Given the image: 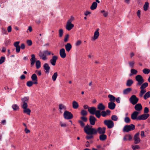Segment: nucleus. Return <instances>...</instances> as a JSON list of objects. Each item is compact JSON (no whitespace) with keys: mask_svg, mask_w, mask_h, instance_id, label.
<instances>
[{"mask_svg":"<svg viewBox=\"0 0 150 150\" xmlns=\"http://www.w3.org/2000/svg\"><path fill=\"white\" fill-rule=\"evenodd\" d=\"M149 116V114H143L137 117V120H144L146 119Z\"/></svg>","mask_w":150,"mask_h":150,"instance_id":"obj_9","label":"nucleus"},{"mask_svg":"<svg viewBox=\"0 0 150 150\" xmlns=\"http://www.w3.org/2000/svg\"><path fill=\"white\" fill-rule=\"evenodd\" d=\"M139 133L137 132L134 136V143L137 144L139 143L140 142V140L139 137Z\"/></svg>","mask_w":150,"mask_h":150,"instance_id":"obj_11","label":"nucleus"},{"mask_svg":"<svg viewBox=\"0 0 150 150\" xmlns=\"http://www.w3.org/2000/svg\"><path fill=\"white\" fill-rule=\"evenodd\" d=\"M35 65L37 69H39L41 67V62L39 60H37L36 62Z\"/></svg>","mask_w":150,"mask_h":150,"instance_id":"obj_35","label":"nucleus"},{"mask_svg":"<svg viewBox=\"0 0 150 150\" xmlns=\"http://www.w3.org/2000/svg\"><path fill=\"white\" fill-rule=\"evenodd\" d=\"M63 30L62 29H61L59 30V35L60 37H62L63 35Z\"/></svg>","mask_w":150,"mask_h":150,"instance_id":"obj_48","label":"nucleus"},{"mask_svg":"<svg viewBox=\"0 0 150 150\" xmlns=\"http://www.w3.org/2000/svg\"><path fill=\"white\" fill-rule=\"evenodd\" d=\"M12 28L11 26H9L8 27L7 30L8 32H11V31Z\"/></svg>","mask_w":150,"mask_h":150,"instance_id":"obj_63","label":"nucleus"},{"mask_svg":"<svg viewBox=\"0 0 150 150\" xmlns=\"http://www.w3.org/2000/svg\"><path fill=\"white\" fill-rule=\"evenodd\" d=\"M150 97V91H149L146 93L144 96V99L146 100L148 98Z\"/></svg>","mask_w":150,"mask_h":150,"instance_id":"obj_32","label":"nucleus"},{"mask_svg":"<svg viewBox=\"0 0 150 150\" xmlns=\"http://www.w3.org/2000/svg\"><path fill=\"white\" fill-rule=\"evenodd\" d=\"M69 37V35L68 34L66 35L65 36V37L64 40V41L65 42H66L68 41V39Z\"/></svg>","mask_w":150,"mask_h":150,"instance_id":"obj_55","label":"nucleus"},{"mask_svg":"<svg viewBox=\"0 0 150 150\" xmlns=\"http://www.w3.org/2000/svg\"><path fill=\"white\" fill-rule=\"evenodd\" d=\"M27 107L28 106H27L26 108H25L23 106H21L22 108L24 109L23 112L26 113L28 115H30L31 111L29 108H27Z\"/></svg>","mask_w":150,"mask_h":150,"instance_id":"obj_20","label":"nucleus"},{"mask_svg":"<svg viewBox=\"0 0 150 150\" xmlns=\"http://www.w3.org/2000/svg\"><path fill=\"white\" fill-rule=\"evenodd\" d=\"M31 58L30 59V64L32 66H33L36 62V59L34 54H32L31 55Z\"/></svg>","mask_w":150,"mask_h":150,"instance_id":"obj_18","label":"nucleus"},{"mask_svg":"<svg viewBox=\"0 0 150 150\" xmlns=\"http://www.w3.org/2000/svg\"><path fill=\"white\" fill-rule=\"evenodd\" d=\"M90 135L86 136V138L87 140H89L92 139L93 137V136L92 135L93 134H90Z\"/></svg>","mask_w":150,"mask_h":150,"instance_id":"obj_52","label":"nucleus"},{"mask_svg":"<svg viewBox=\"0 0 150 150\" xmlns=\"http://www.w3.org/2000/svg\"><path fill=\"white\" fill-rule=\"evenodd\" d=\"M149 112V109L148 108L145 107L144 110V112L145 113H147Z\"/></svg>","mask_w":150,"mask_h":150,"instance_id":"obj_58","label":"nucleus"},{"mask_svg":"<svg viewBox=\"0 0 150 150\" xmlns=\"http://www.w3.org/2000/svg\"><path fill=\"white\" fill-rule=\"evenodd\" d=\"M108 97L110 99L109 101L111 102H114L116 99V98L111 94H109L108 95Z\"/></svg>","mask_w":150,"mask_h":150,"instance_id":"obj_26","label":"nucleus"},{"mask_svg":"<svg viewBox=\"0 0 150 150\" xmlns=\"http://www.w3.org/2000/svg\"><path fill=\"white\" fill-rule=\"evenodd\" d=\"M130 71L131 73H132V74H133V75H136L137 73V71L134 69H131L130 70Z\"/></svg>","mask_w":150,"mask_h":150,"instance_id":"obj_51","label":"nucleus"},{"mask_svg":"<svg viewBox=\"0 0 150 150\" xmlns=\"http://www.w3.org/2000/svg\"><path fill=\"white\" fill-rule=\"evenodd\" d=\"M143 72L145 74H148L150 73V70L149 69L145 68L143 70Z\"/></svg>","mask_w":150,"mask_h":150,"instance_id":"obj_40","label":"nucleus"},{"mask_svg":"<svg viewBox=\"0 0 150 150\" xmlns=\"http://www.w3.org/2000/svg\"><path fill=\"white\" fill-rule=\"evenodd\" d=\"M81 114L83 116H85L87 115V112L84 110H82L81 112Z\"/></svg>","mask_w":150,"mask_h":150,"instance_id":"obj_39","label":"nucleus"},{"mask_svg":"<svg viewBox=\"0 0 150 150\" xmlns=\"http://www.w3.org/2000/svg\"><path fill=\"white\" fill-rule=\"evenodd\" d=\"M88 111L91 114H95L96 117L98 118H100V111L99 110H96V108L95 107L88 108Z\"/></svg>","mask_w":150,"mask_h":150,"instance_id":"obj_2","label":"nucleus"},{"mask_svg":"<svg viewBox=\"0 0 150 150\" xmlns=\"http://www.w3.org/2000/svg\"><path fill=\"white\" fill-rule=\"evenodd\" d=\"M97 108L100 111L105 109V106L102 103H100L97 106Z\"/></svg>","mask_w":150,"mask_h":150,"instance_id":"obj_21","label":"nucleus"},{"mask_svg":"<svg viewBox=\"0 0 150 150\" xmlns=\"http://www.w3.org/2000/svg\"><path fill=\"white\" fill-rule=\"evenodd\" d=\"M133 83V81L132 79L128 80L126 82V86H130Z\"/></svg>","mask_w":150,"mask_h":150,"instance_id":"obj_27","label":"nucleus"},{"mask_svg":"<svg viewBox=\"0 0 150 150\" xmlns=\"http://www.w3.org/2000/svg\"><path fill=\"white\" fill-rule=\"evenodd\" d=\"M59 54L61 57L62 58H65L66 56V54L65 53V50L64 48L61 49L59 51Z\"/></svg>","mask_w":150,"mask_h":150,"instance_id":"obj_15","label":"nucleus"},{"mask_svg":"<svg viewBox=\"0 0 150 150\" xmlns=\"http://www.w3.org/2000/svg\"><path fill=\"white\" fill-rule=\"evenodd\" d=\"M111 119L112 120L117 121L118 119V117L117 115H114L112 116Z\"/></svg>","mask_w":150,"mask_h":150,"instance_id":"obj_43","label":"nucleus"},{"mask_svg":"<svg viewBox=\"0 0 150 150\" xmlns=\"http://www.w3.org/2000/svg\"><path fill=\"white\" fill-rule=\"evenodd\" d=\"M148 83L147 82H145L142 83L141 85L140 88V89H144L146 88L148 86Z\"/></svg>","mask_w":150,"mask_h":150,"instance_id":"obj_33","label":"nucleus"},{"mask_svg":"<svg viewBox=\"0 0 150 150\" xmlns=\"http://www.w3.org/2000/svg\"><path fill=\"white\" fill-rule=\"evenodd\" d=\"M71 22L72 20L71 19L67 21L66 28L68 30H70L74 27V24L71 23Z\"/></svg>","mask_w":150,"mask_h":150,"instance_id":"obj_8","label":"nucleus"},{"mask_svg":"<svg viewBox=\"0 0 150 150\" xmlns=\"http://www.w3.org/2000/svg\"><path fill=\"white\" fill-rule=\"evenodd\" d=\"M31 78L32 80L34 82V84H37L38 83L37 77L36 74H33L31 76Z\"/></svg>","mask_w":150,"mask_h":150,"instance_id":"obj_17","label":"nucleus"},{"mask_svg":"<svg viewBox=\"0 0 150 150\" xmlns=\"http://www.w3.org/2000/svg\"><path fill=\"white\" fill-rule=\"evenodd\" d=\"M59 108L60 110H66V107L62 104H60L59 105Z\"/></svg>","mask_w":150,"mask_h":150,"instance_id":"obj_41","label":"nucleus"},{"mask_svg":"<svg viewBox=\"0 0 150 150\" xmlns=\"http://www.w3.org/2000/svg\"><path fill=\"white\" fill-rule=\"evenodd\" d=\"M149 6V3L148 2H146L144 5L143 8L144 11H146L147 10Z\"/></svg>","mask_w":150,"mask_h":150,"instance_id":"obj_34","label":"nucleus"},{"mask_svg":"<svg viewBox=\"0 0 150 150\" xmlns=\"http://www.w3.org/2000/svg\"><path fill=\"white\" fill-rule=\"evenodd\" d=\"M135 128V125L132 124L129 125H125L123 129V131L124 132H128L134 129Z\"/></svg>","mask_w":150,"mask_h":150,"instance_id":"obj_3","label":"nucleus"},{"mask_svg":"<svg viewBox=\"0 0 150 150\" xmlns=\"http://www.w3.org/2000/svg\"><path fill=\"white\" fill-rule=\"evenodd\" d=\"M134 108L136 111H140L142 109V106L140 103H138L135 104Z\"/></svg>","mask_w":150,"mask_h":150,"instance_id":"obj_19","label":"nucleus"},{"mask_svg":"<svg viewBox=\"0 0 150 150\" xmlns=\"http://www.w3.org/2000/svg\"><path fill=\"white\" fill-rule=\"evenodd\" d=\"M92 126L87 124L84 127V132L87 134H96L98 132L100 134H104L105 133V127H99L97 129L94 128H92Z\"/></svg>","mask_w":150,"mask_h":150,"instance_id":"obj_1","label":"nucleus"},{"mask_svg":"<svg viewBox=\"0 0 150 150\" xmlns=\"http://www.w3.org/2000/svg\"><path fill=\"white\" fill-rule=\"evenodd\" d=\"M135 79L136 81H138V83L136 84L137 86L141 85L144 82V80L142 77L140 75H137L136 76Z\"/></svg>","mask_w":150,"mask_h":150,"instance_id":"obj_5","label":"nucleus"},{"mask_svg":"<svg viewBox=\"0 0 150 150\" xmlns=\"http://www.w3.org/2000/svg\"><path fill=\"white\" fill-rule=\"evenodd\" d=\"M81 43V40H78L76 42L75 44L76 46H79Z\"/></svg>","mask_w":150,"mask_h":150,"instance_id":"obj_59","label":"nucleus"},{"mask_svg":"<svg viewBox=\"0 0 150 150\" xmlns=\"http://www.w3.org/2000/svg\"><path fill=\"white\" fill-rule=\"evenodd\" d=\"M144 93L143 91V90H141L140 91L139 94L140 97H142L143 96V95Z\"/></svg>","mask_w":150,"mask_h":150,"instance_id":"obj_60","label":"nucleus"},{"mask_svg":"<svg viewBox=\"0 0 150 150\" xmlns=\"http://www.w3.org/2000/svg\"><path fill=\"white\" fill-rule=\"evenodd\" d=\"M107 139V136L104 134H101L99 136V139L101 141H104Z\"/></svg>","mask_w":150,"mask_h":150,"instance_id":"obj_29","label":"nucleus"},{"mask_svg":"<svg viewBox=\"0 0 150 150\" xmlns=\"http://www.w3.org/2000/svg\"><path fill=\"white\" fill-rule=\"evenodd\" d=\"M101 13H103V16L105 17H106L108 16V12L104 10H102L101 11Z\"/></svg>","mask_w":150,"mask_h":150,"instance_id":"obj_47","label":"nucleus"},{"mask_svg":"<svg viewBox=\"0 0 150 150\" xmlns=\"http://www.w3.org/2000/svg\"><path fill=\"white\" fill-rule=\"evenodd\" d=\"M64 117L65 119L70 120L73 118V115L71 112L65 111L64 113Z\"/></svg>","mask_w":150,"mask_h":150,"instance_id":"obj_7","label":"nucleus"},{"mask_svg":"<svg viewBox=\"0 0 150 150\" xmlns=\"http://www.w3.org/2000/svg\"><path fill=\"white\" fill-rule=\"evenodd\" d=\"M43 68L45 70V72L46 73L49 72L50 68L47 63H45L43 65Z\"/></svg>","mask_w":150,"mask_h":150,"instance_id":"obj_16","label":"nucleus"},{"mask_svg":"<svg viewBox=\"0 0 150 150\" xmlns=\"http://www.w3.org/2000/svg\"><path fill=\"white\" fill-rule=\"evenodd\" d=\"M129 100L131 104L133 105H135L138 103L139 99L136 95H132L130 98Z\"/></svg>","mask_w":150,"mask_h":150,"instance_id":"obj_6","label":"nucleus"},{"mask_svg":"<svg viewBox=\"0 0 150 150\" xmlns=\"http://www.w3.org/2000/svg\"><path fill=\"white\" fill-rule=\"evenodd\" d=\"M116 105L113 102H110L108 103V107L111 110H113L115 108Z\"/></svg>","mask_w":150,"mask_h":150,"instance_id":"obj_22","label":"nucleus"},{"mask_svg":"<svg viewBox=\"0 0 150 150\" xmlns=\"http://www.w3.org/2000/svg\"><path fill=\"white\" fill-rule=\"evenodd\" d=\"M29 98L28 97H25L22 98L21 100L22 101V105L21 106H23L26 108L28 106L27 102L28 101Z\"/></svg>","mask_w":150,"mask_h":150,"instance_id":"obj_10","label":"nucleus"},{"mask_svg":"<svg viewBox=\"0 0 150 150\" xmlns=\"http://www.w3.org/2000/svg\"><path fill=\"white\" fill-rule=\"evenodd\" d=\"M12 108L14 111H17L19 110V107L17 104H13L12 105Z\"/></svg>","mask_w":150,"mask_h":150,"instance_id":"obj_36","label":"nucleus"},{"mask_svg":"<svg viewBox=\"0 0 150 150\" xmlns=\"http://www.w3.org/2000/svg\"><path fill=\"white\" fill-rule=\"evenodd\" d=\"M132 148L134 150H135L136 149H139L140 148V147L138 145H133L132 146Z\"/></svg>","mask_w":150,"mask_h":150,"instance_id":"obj_49","label":"nucleus"},{"mask_svg":"<svg viewBox=\"0 0 150 150\" xmlns=\"http://www.w3.org/2000/svg\"><path fill=\"white\" fill-rule=\"evenodd\" d=\"M115 100H116V102L117 103H120V97H119L117 98H116Z\"/></svg>","mask_w":150,"mask_h":150,"instance_id":"obj_64","label":"nucleus"},{"mask_svg":"<svg viewBox=\"0 0 150 150\" xmlns=\"http://www.w3.org/2000/svg\"><path fill=\"white\" fill-rule=\"evenodd\" d=\"M83 122H83L81 120H79L78 121V122L79 124V125H80V126L82 127H84V128L85 126V124Z\"/></svg>","mask_w":150,"mask_h":150,"instance_id":"obj_42","label":"nucleus"},{"mask_svg":"<svg viewBox=\"0 0 150 150\" xmlns=\"http://www.w3.org/2000/svg\"><path fill=\"white\" fill-rule=\"evenodd\" d=\"M80 118L82 120H81L84 122H86L88 120L87 118L85 116H83L81 117Z\"/></svg>","mask_w":150,"mask_h":150,"instance_id":"obj_50","label":"nucleus"},{"mask_svg":"<svg viewBox=\"0 0 150 150\" xmlns=\"http://www.w3.org/2000/svg\"><path fill=\"white\" fill-rule=\"evenodd\" d=\"M124 121L126 123H128L130 121V119L128 117H125L124 119Z\"/></svg>","mask_w":150,"mask_h":150,"instance_id":"obj_44","label":"nucleus"},{"mask_svg":"<svg viewBox=\"0 0 150 150\" xmlns=\"http://www.w3.org/2000/svg\"><path fill=\"white\" fill-rule=\"evenodd\" d=\"M79 105L78 103L75 101H74L72 102V107L74 109H77L79 107Z\"/></svg>","mask_w":150,"mask_h":150,"instance_id":"obj_31","label":"nucleus"},{"mask_svg":"<svg viewBox=\"0 0 150 150\" xmlns=\"http://www.w3.org/2000/svg\"><path fill=\"white\" fill-rule=\"evenodd\" d=\"M132 90V88H127L124 90L123 93L124 95H127Z\"/></svg>","mask_w":150,"mask_h":150,"instance_id":"obj_25","label":"nucleus"},{"mask_svg":"<svg viewBox=\"0 0 150 150\" xmlns=\"http://www.w3.org/2000/svg\"><path fill=\"white\" fill-rule=\"evenodd\" d=\"M5 60V57H1L0 59V64H2Z\"/></svg>","mask_w":150,"mask_h":150,"instance_id":"obj_46","label":"nucleus"},{"mask_svg":"<svg viewBox=\"0 0 150 150\" xmlns=\"http://www.w3.org/2000/svg\"><path fill=\"white\" fill-rule=\"evenodd\" d=\"M20 43L19 41H17L15 42V43L14 44V46L16 47H18L19 46L18 45Z\"/></svg>","mask_w":150,"mask_h":150,"instance_id":"obj_62","label":"nucleus"},{"mask_svg":"<svg viewBox=\"0 0 150 150\" xmlns=\"http://www.w3.org/2000/svg\"><path fill=\"white\" fill-rule=\"evenodd\" d=\"M139 113V112L137 111H135L131 114V117L132 120H137V116Z\"/></svg>","mask_w":150,"mask_h":150,"instance_id":"obj_13","label":"nucleus"},{"mask_svg":"<svg viewBox=\"0 0 150 150\" xmlns=\"http://www.w3.org/2000/svg\"><path fill=\"white\" fill-rule=\"evenodd\" d=\"M57 58V57L54 55L53 56L52 59L50 60V62L52 65L54 66L55 65Z\"/></svg>","mask_w":150,"mask_h":150,"instance_id":"obj_12","label":"nucleus"},{"mask_svg":"<svg viewBox=\"0 0 150 150\" xmlns=\"http://www.w3.org/2000/svg\"><path fill=\"white\" fill-rule=\"evenodd\" d=\"M103 123L108 129H111L114 126L113 122L110 120H105L103 121Z\"/></svg>","mask_w":150,"mask_h":150,"instance_id":"obj_4","label":"nucleus"},{"mask_svg":"<svg viewBox=\"0 0 150 150\" xmlns=\"http://www.w3.org/2000/svg\"><path fill=\"white\" fill-rule=\"evenodd\" d=\"M89 120L90 124L92 125H93L95 124L96 119L94 116L91 115L89 117Z\"/></svg>","mask_w":150,"mask_h":150,"instance_id":"obj_14","label":"nucleus"},{"mask_svg":"<svg viewBox=\"0 0 150 150\" xmlns=\"http://www.w3.org/2000/svg\"><path fill=\"white\" fill-rule=\"evenodd\" d=\"M34 82H33L32 81H29L27 82L26 85L27 86L29 87L31 86L33 84H34Z\"/></svg>","mask_w":150,"mask_h":150,"instance_id":"obj_38","label":"nucleus"},{"mask_svg":"<svg viewBox=\"0 0 150 150\" xmlns=\"http://www.w3.org/2000/svg\"><path fill=\"white\" fill-rule=\"evenodd\" d=\"M39 56L40 57V58H42V60H45L47 59L46 57V55H45V54L44 53L40 52L39 55Z\"/></svg>","mask_w":150,"mask_h":150,"instance_id":"obj_30","label":"nucleus"},{"mask_svg":"<svg viewBox=\"0 0 150 150\" xmlns=\"http://www.w3.org/2000/svg\"><path fill=\"white\" fill-rule=\"evenodd\" d=\"M44 53L47 55H50L51 54L50 52L48 51V50L44 51Z\"/></svg>","mask_w":150,"mask_h":150,"instance_id":"obj_61","label":"nucleus"},{"mask_svg":"<svg viewBox=\"0 0 150 150\" xmlns=\"http://www.w3.org/2000/svg\"><path fill=\"white\" fill-rule=\"evenodd\" d=\"M99 30V29L98 28L95 31V32H94V38H93V39L94 40L98 38L99 35V33L98 32Z\"/></svg>","mask_w":150,"mask_h":150,"instance_id":"obj_23","label":"nucleus"},{"mask_svg":"<svg viewBox=\"0 0 150 150\" xmlns=\"http://www.w3.org/2000/svg\"><path fill=\"white\" fill-rule=\"evenodd\" d=\"M58 76V74L57 72H55L53 76H52V79L53 81H56L57 76Z\"/></svg>","mask_w":150,"mask_h":150,"instance_id":"obj_37","label":"nucleus"},{"mask_svg":"<svg viewBox=\"0 0 150 150\" xmlns=\"http://www.w3.org/2000/svg\"><path fill=\"white\" fill-rule=\"evenodd\" d=\"M97 4L96 2H93L90 7L91 9L92 10H94L96 9L97 7Z\"/></svg>","mask_w":150,"mask_h":150,"instance_id":"obj_28","label":"nucleus"},{"mask_svg":"<svg viewBox=\"0 0 150 150\" xmlns=\"http://www.w3.org/2000/svg\"><path fill=\"white\" fill-rule=\"evenodd\" d=\"M65 47L66 51L69 52L71 48L72 45L70 43H68L65 45Z\"/></svg>","mask_w":150,"mask_h":150,"instance_id":"obj_24","label":"nucleus"},{"mask_svg":"<svg viewBox=\"0 0 150 150\" xmlns=\"http://www.w3.org/2000/svg\"><path fill=\"white\" fill-rule=\"evenodd\" d=\"M27 43L29 46H31L32 44V41L30 40H28L27 41Z\"/></svg>","mask_w":150,"mask_h":150,"instance_id":"obj_56","label":"nucleus"},{"mask_svg":"<svg viewBox=\"0 0 150 150\" xmlns=\"http://www.w3.org/2000/svg\"><path fill=\"white\" fill-rule=\"evenodd\" d=\"M16 47V52L17 53H18L20 51V49H21V47H20V46H19L18 47Z\"/></svg>","mask_w":150,"mask_h":150,"instance_id":"obj_57","label":"nucleus"},{"mask_svg":"<svg viewBox=\"0 0 150 150\" xmlns=\"http://www.w3.org/2000/svg\"><path fill=\"white\" fill-rule=\"evenodd\" d=\"M2 33L3 34L7 35L8 34L6 30L4 28L2 29Z\"/></svg>","mask_w":150,"mask_h":150,"instance_id":"obj_54","label":"nucleus"},{"mask_svg":"<svg viewBox=\"0 0 150 150\" xmlns=\"http://www.w3.org/2000/svg\"><path fill=\"white\" fill-rule=\"evenodd\" d=\"M129 66L131 68H132L133 67L134 64V61L129 62Z\"/></svg>","mask_w":150,"mask_h":150,"instance_id":"obj_53","label":"nucleus"},{"mask_svg":"<svg viewBox=\"0 0 150 150\" xmlns=\"http://www.w3.org/2000/svg\"><path fill=\"white\" fill-rule=\"evenodd\" d=\"M101 115L103 117H105L107 115H108L107 113L105 111L102 110L101 112H100Z\"/></svg>","mask_w":150,"mask_h":150,"instance_id":"obj_45","label":"nucleus"}]
</instances>
